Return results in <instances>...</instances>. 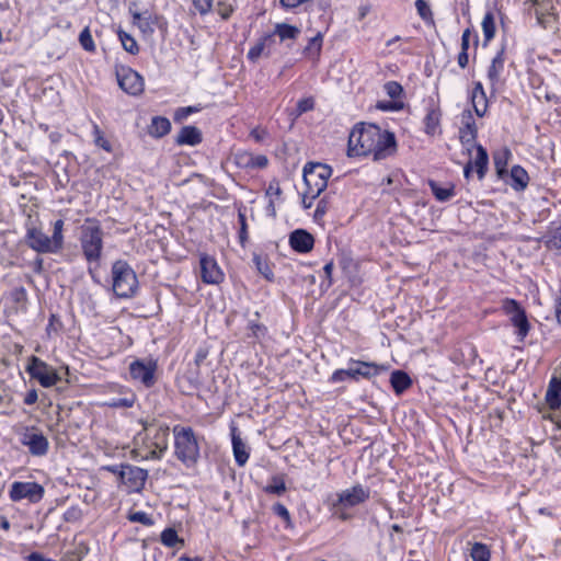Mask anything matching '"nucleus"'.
Listing matches in <instances>:
<instances>
[{
	"mask_svg": "<svg viewBox=\"0 0 561 561\" xmlns=\"http://www.w3.org/2000/svg\"><path fill=\"white\" fill-rule=\"evenodd\" d=\"M11 300L20 308L25 309L27 304V291L23 286L15 287L10 293Z\"/></svg>",
	"mask_w": 561,
	"mask_h": 561,
	"instance_id": "nucleus-43",
	"label": "nucleus"
},
{
	"mask_svg": "<svg viewBox=\"0 0 561 561\" xmlns=\"http://www.w3.org/2000/svg\"><path fill=\"white\" fill-rule=\"evenodd\" d=\"M471 102L476 114L483 117L488 111V99L481 82H476L471 93Z\"/></svg>",
	"mask_w": 561,
	"mask_h": 561,
	"instance_id": "nucleus-25",
	"label": "nucleus"
},
{
	"mask_svg": "<svg viewBox=\"0 0 561 561\" xmlns=\"http://www.w3.org/2000/svg\"><path fill=\"white\" fill-rule=\"evenodd\" d=\"M157 362L153 359H136L129 365V374L133 379L140 381L146 388L156 383Z\"/></svg>",
	"mask_w": 561,
	"mask_h": 561,
	"instance_id": "nucleus-15",
	"label": "nucleus"
},
{
	"mask_svg": "<svg viewBox=\"0 0 561 561\" xmlns=\"http://www.w3.org/2000/svg\"><path fill=\"white\" fill-rule=\"evenodd\" d=\"M64 226V220L57 219L53 224V233L50 237H48L41 228L26 226L24 242L30 249L39 254L59 253L64 249L65 243Z\"/></svg>",
	"mask_w": 561,
	"mask_h": 561,
	"instance_id": "nucleus-2",
	"label": "nucleus"
},
{
	"mask_svg": "<svg viewBox=\"0 0 561 561\" xmlns=\"http://www.w3.org/2000/svg\"><path fill=\"white\" fill-rule=\"evenodd\" d=\"M272 511L276 516L282 518L287 526H289L291 524V517H290L289 511L287 510V507L284 504L275 503L272 506Z\"/></svg>",
	"mask_w": 561,
	"mask_h": 561,
	"instance_id": "nucleus-56",
	"label": "nucleus"
},
{
	"mask_svg": "<svg viewBox=\"0 0 561 561\" xmlns=\"http://www.w3.org/2000/svg\"><path fill=\"white\" fill-rule=\"evenodd\" d=\"M81 227L80 245L88 263H98L103 250V230L94 218H87Z\"/></svg>",
	"mask_w": 561,
	"mask_h": 561,
	"instance_id": "nucleus-5",
	"label": "nucleus"
},
{
	"mask_svg": "<svg viewBox=\"0 0 561 561\" xmlns=\"http://www.w3.org/2000/svg\"><path fill=\"white\" fill-rule=\"evenodd\" d=\"M477 154L472 162V168H476L479 180H482L488 171L489 156L486 150L481 145H476Z\"/></svg>",
	"mask_w": 561,
	"mask_h": 561,
	"instance_id": "nucleus-30",
	"label": "nucleus"
},
{
	"mask_svg": "<svg viewBox=\"0 0 561 561\" xmlns=\"http://www.w3.org/2000/svg\"><path fill=\"white\" fill-rule=\"evenodd\" d=\"M482 31L484 36V46L494 37L495 35V19L494 14L491 11H488L482 20Z\"/></svg>",
	"mask_w": 561,
	"mask_h": 561,
	"instance_id": "nucleus-37",
	"label": "nucleus"
},
{
	"mask_svg": "<svg viewBox=\"0 0 561 561\" xmlns=\"http://www.w3.org/2000/svg\"><path fill=\"white\" fill-rule=\"evenodd\" d=\"M470 556L473 561H490V550L486 545L481 542L473 543Z\"/></svg>",
	"mask_w": 561,
	"mask_h": 561,
	"instance_id": "nucleus-42",
	"label": "nucleus"
},
{
	"mask_svg": "<svg viewBox=\"0 0 561 561\" xmlns=\"http://www.w3.org/2000/svg\"><path fill=\"white\" fill-rule=\"evenodd\" d=\"M173 435L176 459L187 468L195 466L201 457V448L194 430L190 426L175 425Z\"/></svg>",
	"mask_w": 561,
	"mask_h": 561,
	"instance_id": "nucleus-3",
	"label": "nucleus"
},
{
	"mask_svg": "<svg viewBox=\"0 0 561 561\" xmlns=\"http://www.w3.org/2000/svg\"><path fill=\"white\" fill-rule=\"evenodd\" d=\"M202 280L206 284L218 285L224 280V273L215 259L202 255L199 260Z\"/></svg>",
	"mask_w": 561,
	"mask_h": 561,
	"instance_id": "nucleus-17",
	"label": "nucleus"
},
{
	"mask_svg": "<svg viewBox=\"0 0 561 561\" xmlns=\"http://www.w3.org/2000/svg\"><path fill=\"white\" fill-rule=\"evenodd\" d=\"M289 245L298 253H308L313 249L314 238L305 229H296L289 234Z\"/></svg>",
	"mask_w": 561,
	"mask_h": 561,
	"instance_id": "nucleus-22",
	"label": "nucleus"
},
{
	"mask_svg": "<svg viewBox=\"0 0 561 561\" xmlns=\"http://www.w3.org/2000/svg\"><path fill=\"white\" fill-rule=\"evenodd\" d=\"M193 3L201 14H206L211 9L213 0H193Z\"/></svg>",
	"mask_w": 561,
	"mask_h": 561,
	"instance_id": "nucleus-63",
	"label": "nucleus"
},
{
	"mask_svg": "<svg viewBox=\"0 0 561 561\" xmlns=\"http://www.w3.org/2000/svg\"><path fill=\"white\" fill-rule=\"evenodd\" d=\"M136 402V396L130 394L129 397L124 398H114L110 402H107V407L113 409H122V408H131Z\"/></svg>",
	"mask_w": 561,
	"mask_h": 561,
	"instance_id": "nucleus-46",
	"label": "nucleus"
},
{
	"mask_svg": "<svg viewBox=\"0 0 561 561\" xmlns=\"http://www.w3.org/2000/svg\"><path fill=\"white\" fill-rule=\"evenodd\" d=\"M119 88L129 95H140L145 89L144 78L129 67H121L116 70Z\"/></svg>",
	"mask_w": 561,
	"mask_h": 561,
	"instance_id": "nucleus-14",
	"label": "nucleus"
},
{
	"mask_svg": "<svg viewBox=\"0 0 561 561\" xmlns=\"http://www.w3.org/2000/svg\"><path fill=\"white\" fill-rule=\"evenodd\" d=\"M231 440L234 460L238 466L242 467L247 463L249 459V451L245 443L240 437V434L238 433V428L236 426L231 427Z\"/></svg>",
	"mask_w": 561,
	"mask_h": 561,
	"instance_id": "nucleus-23",
	"label": "nucleus"
},
{
	"mask_svg": "<svg viewBox=\"0 0 561 561\" xmlns=\"http://www.w3.org/2000/svg\"><path fill=\"white\" fill-rule=\"evenodd\" d=\"M502 310L510 317L511 323L516 328L518 340L522 342L528 335L530 323L528 321L526 310L522 305L512 298H505L502 302Z\"/></svg>",
	"mask_w": 561,
	"mask_h": 561,
	"instance_id": "nucleus-10",
	"label": "nucleus"
},
{
	"mask_svg": "<svg viewBox=\"0 0 561 561\" xmlns=\"http://www.w3.org/2000/svg\"><path fill=\"white\" fill-rule=\"evenodd\" d=\"M26 371L45 388L53 387L60 380L57 371L36 356H31Z\"/></svg>",
	"mask_w": 561,
	"mask_h": 561,
	"instance_id": "nucleus-12",
	"label": "nucleus"
},
{
	"mask_svg": "<svg viewBox=\"0 0 561 561\" xmlns=\"http://www.w3.org/2000/svg\"><path fill=\"white\" fill-rule=\"evenodd\" d=\"M93 136H94V144L104 149L107 152L112 151V146L107 139H105L103 131L100 129L99 125L93 124Z\"/></svg>",
	"mask_w": 561,
	"mask_h": 561,
	"instance_id": "nucleus-47",
	"label": "nucleus"
},
{
	"mask_svg": "<svg viewBox=\"0 0 561 561\" xmlns=\"http://www.w3.org/2000/svg\"><path fill=\"white\" fill-rule=\"evenodd\" d=\"M379 126L376 124L358 123L348 136V157L369 156L375 144Z\"/></svg>",
	"mask_w": 561,
	"mask_h": 561,
	"instance_id": "nucleus-6",
	"label": "nucleus"
},
{
	"mask_svg": "<svg viewBox=\"0 0 561 561\" xmlns=\"http://www.w3.org/2000/svg\"><path fill=\"white\" fill-rule=\"evenodd\" d=\"M117 35L123 45V48L127 53H129L131 55H137L139 53V46H138L136 39L130 34H128L127 32H125L123 30H118Z\"/></svg>",
	"mask_w": 561,
	"mask_h": 561,
	"instance_id": "nucleus-40",
	"label": "nucleus"
},
{
	"mask_svg": "<svg viewBox=\"0 0 561 561\" xmlns=\"http://www.w3.org/2000/svg\"><path fill=\"white\" fill-rule=\"evenodd\" d=\"M505 59V46H502L501 49L492 58L491 65L489 66L486 71V77L488 80L490 81L492 92H495L499 89V85L501 83V76L504 70Z\"/></svg>",
	"mask_w": 561,
	"mask_h": 561,
	"instance_id": "nucleus-19",
	"label": "nucleus"
},
{
	"mask_svg": "<svg viewBox=\"0 0 561 561\" xmlns=\"http://www.w3.org/2000/svg\"><path fill=\"white\" fill-rule=\"evenodd\" d=\"M203 140L202 131L195 126H184L176 136L175 142L180 146H196Z\"/></svg>",
	"mask_w": 561,
	"mask_h": 561,
	"instance_id": "nucleus-24",
	"label": "nucleus"
},
{
	"mask_svg": "<svg viewBox=\"0 0 561 561\" xmlns=\"http://www.w3.org/2000/svg\"><path fill=\"white\" fill-rule=\"evenodd\" d=\"M257 272L268 282L274 280V273L267 257L254 253L252 259Z\"/></svg>",
	"mask_w": 561,
	"mask_h": 561,
	"instance_id": "nucleus-32",
	"label": "nucleus"
},
{
	"mask_svg": "<svg viewBox=\"0 0 561 561\" xmlns=\"http://www.w3.org/2000/svg\"><path fill=\"white\" fill-rule=\"evenodd\" d=\"M428 186L438 202H447L455 195L454 185L442 187L436 181L430 180Z\"/></svg>",
	"mask_w": 561,
	"mask_h": 561,
	"instance_id": "nucleus-34",
	"label": "nucleus"
},
{
	"mask_svg": "<svg viewBox=\"0 0 561 561\" xmlns=\"http://www.w3.org/2000/svg\"><path fill=\"white\" fill-rule=\"evenodd\" d=\"M369 497V488L356 483L330 496L327 504L333 517L341 522H347L353 518L351 510L364 504Z\"/></svg>",
	"mask_w": 561,
	"mask_h": 561,
	"instance_id": "nucleus-1",
	"label": "nucleus"
},
{
	"mask_svg": "<svg viewBox=\"0 0 561 561\" xmlns=\"http://www.w3.org/2000/svg\"><path fill=\"white\" fill-rule=\"evenodd\" d=\"M171 130V123L164 116H154L148 126V134L153 138H162Z\"/></svg>",
	"mask_w": 561,
	"mask_h": 561,
	"instance_id": "nucleus-28",
	"label": "nucleus"
},
{
	"mask_svg": "<svg viewBox=\"0 0 561 561\" xmlns=\"http://www.w3.org/2000/svg\"><path fill=\"white\" fill-rule=\"evenodd\" d=\"M209 354V350L207 346H199L196 351L194 363L197 366V368L201 367V365L205 362Z\"/></svg>",
	"mask_w": 561,
	"mask_h": 561,
	"instance_id": "nucleus-61",
	"label": "nucleus"
},
{
	"mask_svg": "<svg viewBox=\"0 0 561 561\" xmlns=\"http://www.w3.org/2000/svg\"><path fill=\"white\" fill-rule=\"evenodd\" d=\"M540 241L543 242L546 248L549 250H560L561 224L550 227L547 233L541 237Z\"/></svg>",
	"mask_w": 561,
	"mask_h": 561,
	"instance_id": "nucleus-29",
	"label": "nucleus"
},
{
	"mask_svg": "<svg viewBox=\"0 0 561 561\" xmlns=\"http://www.w3.org/2000/svg\"><path fill=\"white\" fill-rule=\"evenodd\" d=\"M148 478L146 469L126 463L125 470H121V483L125 484L130 492H140Z\"/></svg>",
	"mask_w": 561,
	"mask_h": 561,
	"instance_id": "nucleus-16",
	"label": "nucleus"
},
{
	"mask_svg": "<svg viewBox=\"0 0 561 561\" xmlns=\"http://www.w3.org/2000/svg\"><path fill=\"white\" fill-rule=\"evenodd\" d=\"M332 174L330 165L321 162H308L302 170V178L306 185L305 195L316 199L328 186V180Z\"/></svg>",
	"mask_w": 561,
	"mask_h": 561,
	"instance_id": "nucleus-7",
	"label": "nucleus"
},
{
	"mask_svg": "<svg viewBox=\"0 0 561 561\" xmlns=\"http://www.w3.org/2000/svg\"><path fill=\"white\" fill-rule=\"evenodd\" d=\"M82 518V511L78 506H70L64 513V520L67 523H77Z\"/></svg>",
	"mask_w": 561,
	"mask_h": 561,
	"instance_id": "nucleus-57",
	"label": "nucleus"
},
{
	"mask_svg": "<svg viewBox=\"0 0 561 561\" xmlns=\"http://www.w3.org/2000/svg\"><path fill=\"white\" fill-rule=\"evenodd\" d=\"M45 489L37 482H20L15 481L11 484L9 496L13 502L27 500L30 503L36 504L44 497Z\"/></svg>",
	"mask_w": 561,
	"mask_h": 561,
	"instance_id": "nucleus-11",
	"label": "nucleus"
},
{
	"mask_svg": "<svg viewBox=\"0 0 561 561\" xmlns=\"http://www.w3.org/2000/svg\"><path fill=\"white\" fill-rule=\"evenodd\" d=\"M508 156H510V152L507 150L504 153H495L493 156L494 165H495L496 172L500 176H502L506 171Z\"/></svg>",
	"mask_w": 561,
	"mask_h": 561,
	"instance_id": "nucleus-51",
	"label": "nucleus"
},
{
	"mask_svg": "<svg viewBox=\"0 0 561 561\" xmlns=\"http://www.w3.org/2000/svg\"><path fill=\"white\" fill-rule=\"evenodd\" d=\"M442 113L438 108H430L424 117L425 131L428 135H434L436 128L439 126Z\"/></svg>",
	"mask_w": 561,
	"mask_h": 561,
	"instance_id": "nucleus-35",
	"label": "nucleus"
},
{
	"mask_svg": "<svg viewBox=\"0 0 561 561\" xmlns=\"http://www.w3.org/2000/svg\"><path fill=\"white\" fill-rule=\"evenodd\" d=\"M201 111V107L198 106H184V107H179L175 112H174V116H173V119L175 123H181L183 122L184 119H186L191 114H194V113H197Z\"/></svg>",
	"mask_w": 561,
	"mask_h": 561,
	"instance_id": "nucleus-50",
	"label": "nucleus"
},
{
	"mask_svg": "<svg viewBox=\"0 0 561 561\" xmlns=\"http://www.w3.org/2000/svg\"><path fill=\"white\" fill-rule=\"evenodd\" d=\"M478 129L473 115L470 110H465L461 114V127L459 128V138L462 145L474 146Z\"/></svg>",
	"mask_w": 561,
	"mask_h": 561,
	"instance_id": "nucleus-21",
	"label": "nucleus"
},
{
	"mask_svg": "<svg viewBox=\"0 0 561 561\" xmlns=\"http://www.w3.org/2000/svg\"><path fill=\"white\" fill-rule=\"evenodd\" d=\"M385 91L386 93L392 99H399L403 94V88L402 85L397 81H388L385 84Z\"/></svg>",
	"mask_w": 561,
	"mask_h": 561,
	"instance_id": "nucleus-53",
	"label": "nucleus"
},
{
	"mask_svg": "<svg viewBox=\"0 0 561 561\" xmlns=\"http://www.w3.org/2000/svg\"><path fill=\"white\" fill-rule=\"evenodd\" d=\"M22 445L28 448L32 456H45L49 448L48 439L37 432L25 433L21 439Z\"/></svg>",
	"mask_w": 561,
	"mask_h": 561,
	"instance_id": "nucleus-20",
	"label": "nucleus"
},
{
	"mask_svg": "<svg viewBox=\"0 0 561 561\" xmlns=\"http://www.w3.org/2000/svg\"><path fill=\"white\" fill-rule=\"evenodd\" d=\"M112 288L118 298H131L138 290V278L128 264L124 260H117L112 264Z\"/></svg>",
	"mask_w": 561,
	"mask_h": 561,
	"instance_id": "nucleus-4",
	"label": "nucleus"
},
{
	"mask_svg": "<svg viewBox=\"0 0 561 561\" xmlns=\"http://www.w3.org/2000/svg\"><path fill=\"white\" fill-rule=\"evenodd\" d=\"M390 383L396 394H402L412 386L411 377L403 370H393L390 376Z\"/></svg>",
	"mask_w": 561,
	"mask_h": 561,
	"instance_id": "nucleus-27",
	"label": "nucleus"
},
{
	"mask_svg": "<svg viewBox=\"0 0 561 561\" xmlns=\"http://www.w3.org/2000/svg\"><path fill=\"white\" fill-rule=\"evenodd\" d=\"M415 8L421 16V19L425 22L433 21V12L425 0H416Z\"/></svg>",
	"mask_w": 561,
	"mask_h": 561,
	"instance_id": "nucleus-49",
	"label": "nucleus"
},
{
	"mask_svg": "<svg viewBox=\"0 0 561 561\" xmlns=\"http://www.w3.org/2000/svg\"><path fill=\"white\" fill-rule=\"evenodd\" d=\"M511 186L516 191H523L527 187L529 176L526 170L520 165H514L511 170Z\"/></svg>",
	"mask_w": 561,
	"mask_h": 561,
	"instance_id": "nucleus-31",
	"label": "nucleus"
},
{
	"mask_svg": "<svg viewBox=\"0 0 561 561\" xmlns=\"http://www.w3.org/2000/svg\"><path fill=\"white\" fill-rule=\"evenodd\" d=\"M248 329L251 332L248 334V336L253 337L255 340H261L267 333V328L264 324L257 323L255 321H250L248 324Z\"/></svg>",
	"mask_w": 561,
	"mask_h": 561,
	"instance_id": "nucleus-48",
	"label": "nucleus"
},
{
	"mask_svg": "<svg viewBox=\"0 0 561 561\" xmlns=\"http://www.w3.org/2000/svg\"><path fill=\"white\" fill-rule=\"evenodd\" d=\"M169 426L159 425L156 430L152 446L159 449L160 453H164L168 448Z\"/></svg>",
	"mask_w": 561,
	"mask_h": 561,
	"instance_id": "nucleus-36",
	"label": "nucleus"
},
{
	"mask_svg": "<svg viewBox=\"0 0 561 561\" xmlns=\"http://www.w3.org/2000/svg\"><path fill=\"white\" fill-rule=\"evenodd\" d=\"M79 43L85 51H95V44L88 26L81 31L79 35Z\"/></svg>",
	"mask_w": 561,
	"mask_h": 561,
	"instance_id": "nucleus-45",
	"label": "nucleus"
},
{
	"mask_svg": "<svg viewBox=\"0 0 561 561\" xmlns=\"http://www.w3.org/2000/svg\"><path fill=\"white\" fill-rule=\"evenodd\" d=\"M128 520H130L133 523H140L145 526L153 525V519L147 513H145L142 511L130 513L128 515Z\"/></svg>",
	"mask_w": 561,
	"mask_h": 561,
	"instance_id": "nucleus-54",
	"label": "nucleus"
},
{
	"mask_svg": "<svg viewBox=\"0 0 561 561\" xmlns=\"http://www.w3.org/2000/svg\"><path fill=\"white\" fill-rule=\"evenodd\" d=\"M376 107L378 110H381V111H399L403 107V103L402 102H398V101H379L376 105Z\"/></svg>",
	"mask_w": 561,
	"mask_h": 561,
	"instance_id": "nucleus-59",
	"label": "nucleus"
},
{
	"mask_svg": "<svg viewBox=\"0 0 561 561\" xmlns=\"http://www.w3.org/2000/svg\"><path fill=\"white\" fill-rule=\"evenodd\" d=\"M234 160H236L237 165H239L241 168H245V169H248V168L251 169L252 153H249V152L237 153L234 156Z\"/></svg>",
	"mask_w": 561,
	"mask_h": 561,
	"instance_id": "nucleus-60",
	"label": "nucleus"
},
{
	"mask_svg": "<svg viewBox=\"0 0 561 561\" xmlns=\"http://www.w3.org/2000/svg\"><path fill=\"white\" fill-rule=\"evenodd\" d=\"M322 48V35L318 33L316 36L310 38L308 45L304 49V54L311 59H316L320 56Z\"/></svg>",
	"mask_w": 561,
	"mask_h": 561,
	"instance_id": "nucleus-39",
	"label": "nucleus"
},
{
	"mask_svg": "<svg viewBox=\"0 0 561 561\" xmlns=\"http://www.w3.org/2000/svg\"><path fill=\"white\" fill-rule=\"evenodd\" d=\"M350 363L356 364L357 367H350L347 369H336L331 375L330 382H341L344 381L346 378L353 379L355 381H358L360 377L365 379H370L379 375V373L383 369L382 366H379L376 363L370 362L351 359Z\"/></svg>",
	"mask_w": 561,
	"mask_h": 561,
	"instance_id": "nucleus-8",
	"label": "nucleus"
},
{
	"mask_svg": "<svg viewBox=\"0 0 561 561\" xmlns=\"http://www.w3.org/2000/svg\"><path fill=\"white\" fill-rule=\"evenodd\" d=\"M328 211V202L325 198H322L318 202L317 208L314 210V218H322Z\"/></svg>",
	"mask_w": 561,
	"mask_h": 561,
	"instance_id": "nucleus-64",
	"label": "nucleus"
},
{
	"mask_svg": "<svg viewBox=\"0 0 561 561\" xmlns=\"http://www.w3.org/2000/svg\"><path fill=\"white\" fill-rule=\"evenodd\" d=\"M268 164V159L264 154H252L251 169H264Z\"/></svg>",
	"mask_w": 561,
	"mask_h": 561,
	"instance_id": "nucleus-62",
	"label": "nucleus"
},
{
	"mask_svg": "<svg viewBox=\"0 0 561 561\" xmlns=\"http://www.w3.org/2000/svg\"><path fill=\"white\" fill-rule=\"evenodd\" d=\"M374 142L370 153L374 161L385 160L397 151V139L392 131L383 130L379 127Z\"/></svg>",
	"mask_w": 561,
	"mask_h": 561,
	"instance_id": "nucleus-13",
	"label": "nucleus"
},
{
	"mask_svg": "<svg viewBox=\"0 0 561 561\" xmlns=\"http://www.w3.org/2000/svg\"><path fill=\"white\" fill-rule=\"evenodd\" d=\"M61 329H62L61 320L59 319V317L57 314L51 313L48 319V324L46 328L47 333L48 334H50L51 332L58 333Z\"/></svg>",
	"mask_w": 561,
	"mask_h": 561,
	"instance_id": "nucleus-58",
	"label": "nucleus"
},
{
	"mask_svg": "<svg viewBox=\"0 0 561 561\" xmlns=\"http://www.w3.org/2000/svg\"><path fill=\"white\" fill-rule=\"evenodd\" d=\"M276 44L274 34L266 33L249 49L247 58L251 62H256L262 56L271 57L273 47Z\"/></svg>",
	"mask_w": 561,
	"mask_h": 561,
	"instance_id": "nucleus-18",
	"label": "nucleus"
},
{
	"mask_svg": "<svg viewBox=\"0 0 561 561\" xmlns=\"http://www.w3.org/2000/svg\"><path fill=\"white\" fill-rule=\"evenodd\" d=\"M263 491L268 494L282 495L286 492L285 480L282 476H273L271 483L264 486Z\"/></svg>",
	"mask_w": 561,
	"mask_h": 561,
	"instance_id": "nucleus-41",
	"label": "nucleus"
},
{
	"mask_svg": "<svg viewBox=\"0 0 561 561\" xmlns=\"http://www.w3.org/2000/svg\"><path fill=\"white\" fill-rule=\"evenodd\" d=\"M546 402L550 409L556 410L561 405V379L552 377L546 392Z\"/></svg>",
	"mask_w": 561,
	"mask_h": 561,
	"instance_id": "nucleus-26",
	"label": "nucleus"
},
{
	"mask_svg": "<svg viewBox=\"0 0 561 561\" xmlns=\"http://www.w3.org/2000/svg\"><path fill=\"white\" fill-rule=\"evenodd\" d=\"M314 108L313 98L300 99L296 105V116H300L304 113L312 111Z\"/></svg>",
	"mask_w": 561,
	"mask_h": 561,
	"instance_id": "nucleus-55",
	"label": "nucleus"
},
{
	"mask_svg": "<svg viewBox=\"0 0 561 561\" xmlns=\"http://www.w3.org/2000/svg\"><path fill=\"white\" fill-rule=\"evenodd\" d=\"M134 7H136L135 2L129 5L133 24L136 25L144 35H152L154 33V28H158L162 33H167L168 22L164 16L152 13L149 10L139 12L135 10Z\"/></svg>",
	"mask_w": 561,
	"mask_h": 561,
	"instance_id": "nucleus-9",
	"label": "nucleus"
},
{
	"mask_svg": "<svg viewBox=\"0 0 561 561\" xmlns=\"http://www.w3.org/2000/svg\"><path fill=\"white\" fill-rule=\"evenodd\" d=\"M160 541L168 548H174L178 545L181 547L184 546V540L178 536V533L174 528H165L160 535Z\"/></svg>",
	"mask_w": 561,
	"mask_h": 561,
	"instance_id": "nucleus-38",
	"label": "nucleus"
},
{
	"mask_svg": "<svg viewBox=\"0 0 561 561\" xmlns=\"http://www.w3.org/2000/svg\"><path fill=\"white\" fill-rule=\"evenodd\" d=\"M300 31L298 27L289 25L287 23L276 24L274 32H272V34H274V37L277 35L282 42L286 39H296Z\"/></svg>",
	"mask_w": 561,
	"mask_h": 561,
	"instance_id": "nucleus-33",
	"label": "nucleus"
},
{
	"mask_svg": "<svg viewBox=\"0 0 561 561\" xmlns=\"http://www.w3.org/2000/svg\"><path fill=\"white\" fill-rule=\"evenodd\" d=\"M473 37V46L474 51L477 50L478 44H479V36L478 34L472 31L471 28H466L461 35V44H460V51H468L470 47V39Z\"/></svg>",
	"mask_w": 561,
	"mask_h": 561,
	"instance_id": "nucleus-44",
	"label": "nucleus"
},
{
	"mask_svg": "<svg viewBox=\"0 0 561 561\" xmlns=\"http://www.w3.org/2000/svg\"><path fill=\"white\" fill-rule=\"evenodd\" d=\"M238 220H239V224H240L239 242H240L241 247L244 248L245 243L248 241V225H247L245 214L242 213V211H239Z\"/></svg>",
	"mask_w": 561,
	"mask_h": 561,
	"instance_id": "nucleus-52",
	"label": "nucleus"
}]
</instances>
